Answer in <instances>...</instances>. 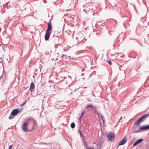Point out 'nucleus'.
Here are the masks:
<instances>
[{
  "label": "nucleus",
  "instance_id": "nucleus-1",
  "mask_svg": "<svg viewBox=\"0 0 149 149\" xmlns=\"http://www.w3.org/2000/svg\"><path fill=\"white\" fill-rule=\"evenodd\" d=\"M149 115V114H147L146 113H145L143 114L135 122V124L137 126H139L140 124V123H141L144 121L146 119L148 116Z\"/></svg>",
  "mask_w": 149,
  "mask_h": 149
},
{
  "label": "nucleus",
  "instance_id": "nucleus-2",
  "mask_svg": "<svg viewBox=\"0 0 149 149\" xmlns=\"http://www.w3.org/2000/svg\"><path fill=\"white\" fill-rule=\"evenodd\" d=\"M22 109L20 110L19 108L15 109L12 110L10 116L8 118L9 119H11L15 116L17 115L20 112Z\"/></svg>",
  "mask_w": 149,
  "mask_h": 149
},
{
  "label": "nucleus",
  "instance_id": "nucleus-3",
  "mask_svg": "<svg viewBox=\"0 0 149 149\" xmlns=\"http://www.w3.org/2000/svg\"><path fill=\"white\" fill-rule=\"evenodd\" d=\"M107 137L109 140L112 142L115 137V135L113 133L110 132L107 135Z\"/></svg>",
  "mask_w": 149,
  "mask_h": 149
},
{
  "label": "nucleus",
  "instance_id": "nucleus-4",
  "mask_svg": "<svg viewBox=\"0 0 149 149\" xmlns=\"http://www.w3.org/2000/svg\"><path fill=\"white\" fill-rule=\"evenodd\" d=\"M27 126V124H26V123H24L21 127L22 130L26 132H30V130H29L28 129Z\"/></svg>",
  "mask_w": 149,
  "mask_h": 149
},
{
  "label": "nucleus",
  "instance_id": "nucleus-5",
  "mask_svg": "<svg viewBox=\"0 0 149 149\" xmlns=\"http://www.w3.org/2000/svg\"><path fill=\"white\" fill-rule=\"evenodd\" d=\"M127 142L126 138L124 137L121 140V141L119 143L118 146H121L124 145Z\"/></svg>",
  "mask_w": 149,
  "mask_h": 149
},
{
  "label": "nucleus",
  "instance_id": "nucleus-6",
  "mask_svg": "<svg viewBox=\"0 0 149 149\" xmlns=\"http://www.w3.org/2000/svg\"><path fill=\"white\" fill-rule=\"evenodd\" d=\"M51 33V32L48 31H46L45 35V40H47L49 39L50 34Z\"/></svg>",
  "mask_w": 149,
  "mask_h": 149
},
{
  "label": "nucleus",
  "instance_id": "nucleus-7",
  "mask_svg": "<svg viewBox=\"0 0 149 149\" xmlns=\"http://www.w3.org/2000/svg\"><path fill=\"white\" fill-rule=\"evenodd\" d=\"M88 4L86 3L83 6L84 9L83 11H84L86 13L87 11H88L90 9V8H88Z\"/></svg>",
  "mask_w": 149,
  "mask_h": 149
},
{
  "label": "nucleus",
  "instance_id": "nucleus-8",
  "mask_svg": "<svg viewBox=\"0 0 149 149\" xmlns=\"http://www.w3.org/2000/svg\"><path fill=\"white\" fill-rule=\"evenodd\" d=\"M148 129H149V125L140 126L139 128V130H146Z\"/></svg>",
  "mask_w": 149,
  "mask_h": 149
},
{
  "label": "nucleus",
  "instance_id": "nucleus-9",
  "mask_svg": "<svg viewBox=\"0 0 149 149\" xmlns=\"http://www.w3.org/2000/svg\"><path fill=\"white\" fill-rule=\"evenodd\" d=\"M143 139H140L135 141L133 144V146H135L137 145L139 143L142 142Z\"/></svg>",
  "mask_w": 149,
  "mask_h": 149
},
{
  "label": "nucleus",
  "instance_id": "nucleus-10",
  "mask_svg": "<svg viewBox=\"0 0 149 149\" xmlns=\"http://www.w3.org/2000/svg\"><path fill=\"white\" fill-rule=\"evenodd\" d=\"M52 28V27L51 23L50 20L48 24L47 28V31H48L51 32V30Z\"/></svg>",
  "mask_w": 149,
  "mask_h": 149
},
{
  "label": "nucleus",
  "instance_id": "nucleus-11",
  "mask_svg": "<svg viewBox=\"0 0 149 149\" xmlns=\"http://www.w3.org/2000/svg\"><path fill=\"white\" fill-rule=\"evenodd\" d=\"M35 87V86L34 83L33 82H31V83L30 88V90L31 92H32L34 91Z\"/></svg>",
  "mask_w": 149,
  "mask_h": 149
},
{
  "label": "nucleus",
  "instance_id": "nucleus-12",
  "mask_svg": "<svg viewBox=\"0 0 149 149\" xmlns=\"http://www.w3.org/2000/svg\"><path fill=\"white\" fill-rule=\"evenodd\" d=\"M92 108H93V106L91 104H88L86 107V109H89V110H91Z\"/></svg>",
  "mask_w": 149,
  "mask_h": 149
},
{
  "label": "nucleus",
  "instance_id": "nucleus-13",
  "mask_svg": "<svg viewBox=\"0 0 149 149\" xmlns=\"http://www.w3.org/2000/svg\"><path fill=\"white\" fill-rule=\"evenodd\" d=\"M93 109L92 110V111L95 113H98L97 112V106H95L94 107L93 106V108H92Z\"/></svg>",
  "mask_w": 149,
  "mask_h": 149
},
{
  "label": "nucleus",
  "instance_id": "nucleus-14",
  "mask_svg": "<svg viewBox=\"0 0 149 149\" xmlns=\"http://www.w3.org/2000/svg\"><path fill=\"white\" fill-rule=\"evenodd\" d=\"M71 127L72 128H74L75 127V124L74 123H72L71 124Z\"/></svg>",
  "mask_w": 149,
  "mask_h": 149
},
{
  "label": "nucleus",
  "instance_id": "nucleus-15",
  "mask_svg": "<svg viewBox=\"0 0 149 149\" xmlns=\"http://www.w3.org/2000/svg\"><path fill=\"white\" fill-rule=\"evenodd\" d=\"M31 119V118H28L26 120V122H25L24 123H26V124H27V123L29 122V120H30Z\"/></svg>",
  "mask_w": 149,
  "mask_h": 149
},
{
  "label": "nucleus",
  "instance_id": "nucleus-16",
  "mask_svg": "<svg viewBox=\"0 0 149 149\" xmlns=\"http://www.w3.org/2000/svg\"><path fill=\"white\" fill-rule=\"evenodd\" d=\"M101 119H102V120L103 121V122L105 121V118L102 115L101 116Z\"/></svg>",
  "mask_w": 149,
  "mask_h": 149
},
{
  "label": "nucleus",
  "instance_id": "nucleus-17",
  "mask_svg": "<svg viewBox=\"0 0 149 149\" xmlns=\"http://www.w3.org/2000/svg\"><path fill=\"white\" fill-rule=\"evenodd\" d=\"M136 128H135L134 129V131L136 133V132H139V130H136Z\"/></svg>",
  "mask_w": 149,
  "mask_h": 149
},
{
  "label": "nucleus",
  "instance_id": "nucleus-18",
  "mask_svg": "<svg viewBox=\"0 0 149 149\" xmlns=\"http://www.w3.org/2000/svg\"><path fill=\"white\" fill-rule=\"evenodd\" d=\"M79 133L80 134V135L81 136V137H83V135L81 133V132L80 131V130H79Z\"/></svg>",
  "mask_w": 149,
  "mask_h": 149
},
{
  "label": "nucleus",
  "instance_id": "nucleus-19",
  "mask_svg": "<svg viewBox=\"0 0 149 149\" xmlns=\"http://www.w3.org/2000/svg\"><path fill=\"white\" fill-rule=\"evenodd\" d=\"M26 101H25L23 103H22L21 104V106H23L26 103Z\"/></svg>",
  "mask_w": 149,
  "mask_h": 149
},
{
  "label": "nucleus",
  "instance_id": "nucleus-20",
  "mask_svg": "<svg viewBox=\"0 0 149 149\" xmlns=\"http://www.w3.org/2000/svg\"><path fill=\"white\" fill-rule=\"evenodd\" d=\"M108 63L109 65H111L112 64V62L110 60L108 61Z\"/></svg>",
  "mask_w": 149,
  "mask_h": 149
},
{
  "label": "nucleus",
  "instance_id": "nucleus-21",
  "mask_svg": "<svg viewBox=\"0 0 149 149\" xmlns=\"http://www.w3.org/2000/svg\"><path fill=\"white\" fill-rule=\"evenodd\" d=\"M85 110H84L83 111H82L81 113V116H83L84 112H85Z\"/></svg>",
  "mask_w": 149,
  "mask_h": 149
},
{
  "label": "nucleus",
  "instance_id": "nucleus-22",
  "mask_svg": "<svg viewBox=\"0 0 149 149\" xmlns=\"http://www.w3.org/2000/svg\"><path fill=\"white\" fill-rule=\"evenodd\" d=\"M12 146H13L12 145H11L9 147V149H11V148H12Z\"/></svg>",
  "mask_w": 149,
  "mask_h": 149
},
{
  "label": "nucleus",
  "instance_id": "nucleus-23",
  "mask_svg": "<svg viewBox=\"0 0 149 149\" xmlns=\"http://www.w3.org/2000/svg\"><path fill=\"white\" fill-rule=\"evenodd\" d=\"M83 116H81H81H80L79 118V120H81V119L82 117Z\"/></svg>",
  "mask_w": 149,
  "mask_h": 149
},
{
  "label": "nucleus",
  "instance_id": "nucleus-24",
  "mask_svg": "<svg viewBox=\"0 0 149 149\" xmlns=\"http://www.w3.org/2000/svg\"><path fill=\"white\" fill-rule=\"evenodd\" d=\"M2 66H3V72H4V66H3V64H2Z\"/></svg>",
  "mask_w": 149,
  "mask_h": 149
},
{
  "label": "nucleus",
  "instance_id": "nucleus-25",
  "mask_svg": "<svg viewBox=\"0 0 149 149\" xmlns=\"http://www.w3.org/2000/svg\"><path fill=\"white\" fill-rule=\"evenodd\" d=\"M122 117H121L120 118V119H119V121L118 123H119V122H120V120H121L122 119Z\"/></svg>",
  "mask_w": 149,
  "mask_h": 149
},
{
  "label": "nucleus",
  "instance_id": "nucleus-26",
  "mask_svg": "<svg viewBox=\"0 0 149 149\" xmlns=\"http://www.w3.org/2000/svg\"><path fill=\"white\" fill-rule=\"evenodd\" d=\"M79 42V41L77 40V42H76V43L75 44V45H77V44L78 43V42Z\"/></svg>",
  "mask_w": 149,
  "mask_h": 149
},
{
  "label": "nucleus",
  "instance_id": "nucleus-27",
  "mask_svg": "<svg viewBox=\"0 0 149 149\" xmlns=\"http://www.w3.org/2000/svg\"><path fill=\"white\" fill-rule=\"evenodd\" d=\"M117 54H111V56H114V55H116Z\"/></svg>",
  "mask_w": 149,
  "mask_h": 149
},
{
  "label": "nucleus",
  "instance_id": "nucleus-28",
  "mask_svg": "<svg viewBox=\"0 0 149 149\" xmlns=\"http://www.w3.org/2000/svg\"><path fill=\"white\" fill-rule=\"evenodd\" d=\"M2 61V59L1 58H0V63H1V61Z\"/></svg>",
  "mask_w": 149,
  "mask_h": 149
},
{
  "label": "nucleus",
  "instance_id": "nucleus-29",
  "mask_svg": "<svg viewBox=\"0 0 149 149\" xmlns=\"http://www.w3.org/2000/svg\"><path fill=\"white\" fill-rule=\"evenodd\" d=\"M61 80H62V81H63V80H64V79H63V78H62L61 77Z\"/></svg>",
  "mask_w": 149,
  "mask_h": 149
},
{
  "label": "nucleus",
  "instance_id": "nucleus-30",
  "mask_svg": "<svg viewBox=\"0 0 149 149\" xmlns=\"http://www.w3.org/2000/svg\"><path fill=\"white\" fill-rule=\"evenodd\" d=\"M76 40H77L78 39V38H76Z\"/></svg>",
  "mask_w": 149,
  "mask_h": 149
},
{
  "label": "nucleus",
  "instance_id": "nucleus-31",
  "mask_svg": "<svg viewBox=\"0 0 149 149\" xmlns=\"http://www.w3.org/2000/svg\"><path fill=\"white\" fill-rule=\"evenodd\" d=\"M68 57L69 58V57L68 56H67V58H66L67 59H68Z\"/></svg>",
  "mask_w": 149,
  "mask_h": 149
},
{
  "label": "nucleus",
  "instance_id": "nucleus-32",
  "mask_svg": "<svg viewBox=\"0 0 149 149\" xmlns=\"http://www.w3.org/2000/svg\"><path fill=\"white\" fill-rule=\"evenodd\" d=\"M68 57L69 58V57L68 56H67V58H66L67 59H68Z\"/></svg>",
  "mask_w": 149,
  "mask_h": 149
},
{
  "label": "nucleus",
  "instance_id": "nucleus-33",
  "mask_svg": "<svg viewBox=\"0 0 149 149\" xmlns=\"http://www.w3.org/2000/svg\"><path fill=\"white\" fill-rule=\"evenodd\" d=\"M68 57L69 58V57L68 56H67V58H66L67 59H68Z\"/></svg>",
  "mask_w": 149,
  "mask_h": 149
},
{
  "label": "nucleus",
  "instance_id": "nucleus-34",
  "mask_svg": "<svg viewBox=\"0 0 149 149\" xmlns=\"http://www.w3.org/2000/svg\"><path fill=\"white\" fill-rule=\"evenodd\" d=\"M2 75L0 77V79H1V78L2 77Z\"/></svg>",
  "mask_w": 149,
  "mask_h": 149
},
{
  "label": "nucleus",
  "instance_id": "nucleus-35",
  "mask_svg": "<svg viewBox=\"0 0 149 149\" xmlns=\"http://www.w3.org/2000/svg\"><path fill=\"white\" fill-rule=\"evenodd\" d=\"M100 26H103V25H102V24H101Z\"/></svg>",
  "mask_w": 149,
  "mask_h": 149
},
{
  "label": "nucleus",
  "instance_id": "nucleus-36",
  "mask_svg": "<svg viewBox=\"0 0 149 149\" xmlns=\"http://www.w3.org/2000/svg\"><path fill=\"white\" fill-rule=\"evenodd\" d=\"M63 78H64V79L65 78V77H63Z\"/></svg>",
  "mask_w": 149,
  "mask_h": 149
},
{
  "label": "nucleus",
  "instance_id": "nucleus-37",
  "mask_svg": "<svg viewBox=\"0 0 149 149\" xmlns=\"http://www.w3.org/2000/svg\"><path fill=\"white\" fill-rule=\"evenodd\" d=\"M148 25L149 24V22L148 23Z\"/></svg>",
  "mask_w": 149,
  "mask_h": 149
}]
</instances>
